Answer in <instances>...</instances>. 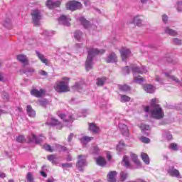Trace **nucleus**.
I'll use <instances>...</instances> for the list:
<instances>
[{
	"mask_svg": "<svg viewBox=\"0 0 182 182\" xmlns=\"http://www.w3.org/2000/svg\"><path fill=\"white\" fill-rule=\"evenodd\" d=\"M70 78L68 77H63L61 80L57 81L54 85V89L58 93H66L70 92V87H69V82Z\"/></svg>",
	"mask_w": 182,
	"mask_h": 182,
	"instance_id": "f03ea898",
	"label": "nucleus"
},
{
	"mask_svg": "<svg viewBox=\"0 0 182 182\" xmlns=\"http://www.w3.org/2000/svg\"><path fill=\"white\" fill-rule=\"evenodd\" d=\"M107 63H115V62H117V55L114 53H110L107 59H106Z\"/></svg>",
	"mask_w": 182,
	"mask_h": 182,
	"instance_id": "f3484780",
	"label": "nucleus"
},
{
	"mask_svg": "<svg viewBox=\"0 0 182 182\" xmlns=\"http://www.w3.org/2000/svg\"><path fill=\"white\" fill-rule=\"evenodd\" d=\"M1 97L5 102H8L9 100V95H8L6 92H3Z\"/></svg>",
	"mask_w": 182,
	"mask_h": 182,
	"instance_id": "09e8293b",
	"label": "nucleus"
},
{
	"mask_svg": "<svg viewBox=\"0 0 182 182\" xmlns=\"http://www.w3.org/2000/svg\"><path fill=\"white\" fill-rule=\"evenodd\" d=\"M73 164L72 163H65V164H61V167H63V168H70L73 167Z\"/></svg>",
	"mask_w": 182,
	"mask_h": 182,
	"instance_id": "49530a36",
	"label": "nucleus"
},
{
	"mask_svg": "<svg viewBox=\"0 0 182 182\" xmlns=\"http://www.w3.org/2000/svg\"><path fill=\"white\" fill-rule=\"evenodd\" d=\"M141 141H142V143H150V139L146 137V136H141L140 138Z\"/></svg>",
	"mask_w": 182,
	"mask_h": 182,
	"instance_id": "5fc2aeb1",
	"label": "nucleus"
},
{
	"mask_svg": "<svg viewBox=\"0 0 182 182\" xmlns=\"http://www.w3.org/2000/svg\"><path fill=\"white\" fill-rule=\"evenodd\" d=\"M16 59L18 62L22 63L23 68H25V66H28V65H29V60L28 59V57L23 54L18 55L16 56Z\"/></svg>",
	"mask_w": 182,
	"mask_h": 182,
	"instance_id": "f8f14e48",
	"label": "nucleus"
},
{
	"mask_svg": "<svg viewBox=\"0 0 182 182\" xmlns=\"http://www.w3.org/2000/svg\"><path fill=\"white\" fill-rule=\"evenodd\" d=\"M157 99L154 98L151 100V105L150 107L146 106L144 107V112H150V109H153L154 106H160V105L156 104Z\"/></svg>",
	"mask_w": 182,
	"mask_h": 182,
	"instance_id": "4be33fe9",
	"label": "nucleus"
},
{
	"mask_svg": "<svg viewBox=\"0 0 182 182\" xmlns=\"http://www.w3.org/2000/svg\"><path fill=\"white\" fill-rule=\"evenodd\" d=\"M141 157L145 164H150V158L147 154L144 152L141 153Z\"/></svg>",
	"mask_w": 182,
	"mask_h": 182,
	"instance_id": "7c9ffc66",
	"label": "nucleus"
},
{
	"mask_svg": "<svg viewBox=\"0 0 182 182\" xmlns=\"http://www.w3.org/2000/svg\"><path fill=\"white\" fill-rule=\"evenodd\" d=\"M16 140L18 141V143H23L26 139L23 135H19L16 137Z\"/></svg>",
	"mask_w": 182,
	"mask_h": 182,
	"instance_id": "79ce46f5",
	"label": "nucleus"
},
{
	"mask_svg": "<svg viewBox=\"0 0 182 182\" xmlns=\"http://www.w3.org/2000/svg\"><path fill=\"white\" fill-rule=\"evenodd\" d=\"M40 106H42L43 107H46V105H48V100H42L39 101Z\"/></svg>",
	"mask_w": 182,
	"mask_h": 182,
	"instance_id": "3c124183",
	"label": "nucleus"
},
{
	"mask_svg": "<svg viewBox=\"0 0 182 182\" xmlns=\"http://www.w3.org/2000/svg\"><path fill=\"white\" fill-rule=\"evenodd\" d=\"M46 5L48 6V8H49V9H53V8H58V6H60V1H57L53 2L52 0H48Z\"/></svg>",
	"mask_w": 182,
	"mask_h": 182,
	"instance_id": "dca6fc26",
	"label": "nucleus"
},
{
	"mask_svg": "<svg viewBox=\"0 0 182 182\" xmlns=\"http://www.w3.org/2000/svg\"><path fill=\"white\" fill-rule=\"evenodd\" d=\"M66 8L67 9H70V11H76L77 9H81L82 3L77 1H71L67 4Z\"/></svg>",
	"mask_w": 182,
	"mask_h": 182,
	"instance_id": "0eeeda50",
	"label": "nucleus"
},
{
	"mask_svg": "<svg viewBox=\"0 0 182 182\" xmlns=\"http://www.w3.org/2000/svg\"><path fill=\"white\" fill-rule=\"evenodd\" d=\"M119 130H121V132L122 133L123 136H126L127 137L129 136V128L127 127V125L123 123H119Z\"/></svg>",
	"mask_w": 182,
	"mask_h": 182,
	"instance_id": "6ab92c4d",
	"label": "nucleus"
},
{
	"mask_svg": "<svg viewBox=\"0 0 182 182\" xmlns=\"http://www.w3.org/2000/svg\"><path fill=\"white\" fill-rule=\"evenodd\" d=\"M122 70H123L124 75H129V73H130V70L129 69V66H125Z\"/></svg>",
	"mask_w": 182,
	"mask_h": 182,
	"instance_id": "6e6d98bb",
	"label": "nucleus"
},
{
	"mask_svg": "<svg viewBox=\"0 0 182 182\" xmlns=\"http://www.w3.org/2000/svg\"><path fill=\"white\" fill-rule=\"evenodd\" d=\"M73 89L74 90H80V89H82V85L79 82H75V84L73 86Z\"/></svg>",
	"mask_w": 182,
	"mask_h": 182,
	"instance_id": "a18cd8bd",
	"label": "nucleus"
},
{
	"mask_svg": "<svg viewBox=\"0 0 182 182\" xmlns=\"http://www.w3.org/2000/svg\"><path fill=\"white\" fill-rule=\"evenodd\" d=\"M155 80L156 82H159V83H160L161 85L164 84L163 78L160 77V76L159 75L155 76Z\"/></svg>",
	"mask_w": 182,
	"mask_h": 182,
	"instance_id": "8fccbe9b",
	"label": "nucleus"
},
{
	"mask_svg": "<svg viewBox=\"0 0 182 182\" xmlns=\"http://www.w3.org/2000/svg\"><path fill=\"white\" fill-rule=\"evenodd\" d=\"M39 75H41V76H48V73L45 70H40L39 71Z\"/></svg>",
	"mask_w": 182,
	"mask_h": 182,
	"instance_id": "680f3d73",
	"label": "nucleus"
},
{
	"mask_svg": "<svg viewBox=\"0 0 182 182\" xmlns=\"http://www.w3.org/2000/svg\"><path fill=\"white\" fill-rule=\"evenodd\" d=\"M169 149L174 151H177V150H178V146L176 144L172 143L169 145Z\"/></svg>",
	"mask_w": 182,
	"mask_h": 182,
	"instance_id": "c03bdc74",
	"label": "nucleus"
},
{
	"mask_svg": "<svg viewBox=\"0 0 182 182\" xmlns=\"http://www.w3.org/2000/svg\"><path fill=\"white\" fill-rule=\"evenodd\" d=\"M140 127H141V129L142 130L143 133H144V132H146V130H150V126L144 124H141Z\"/></svg>",
	"mask_w": 182,
	"mask_h": 182,
	"instance_id": "37998d69",
	"label": "nucleus"
},
{
	"mask_svg": "<svg viewBox=\"0 0 182 182\" xmlns=\"http://www.w3.org/2000/svg\"><path fill=\"white\" fill-rule=\"evenodd\" d=\"M58 116L63 120V122H65V123H73V121L75 120L72 114H60Z\"/></svg>",
	"mask_w": 182,
	"mask_h": 182,
	"instance_id": "9b49d317",
	"label": "nucleus"
},
{
	"mask_svg": "<svg viewBox=\"0 0 182 182\" xmlns=\"http://www.w3.org/2000/svg\"><path fill=\"white\" fill-rule=\"evenodd\" d=\"M31 93L33 96H35L36 97H42V96L45 95V91L43 89H41L40 90L33 89L31 91Z\"/></svg>",
	"mask_w": 182,
	"mask_h": 182,
	"instance_id": "aec40b11",
	"label": "nucleus"
},
{
	"mask_svg": "<svg viewBox=\"0 0 182 182\" xmlns=\"http://www.w3.org/2000/svg\"><path fill=\"white\" fill-rule=\"evenodd\" d=\"M109 182H116V177H117V172L116 171H112L109 172L108 175Z\"/></svg>",
	"mask_w": 182,
	"mask_h": 182,
	"instance_id": "412c9836",
	"label": "nucleus"
},
{
	"mask_svg": "<svg viewBox=\"0 0 182 182\" xmlns=\"http://www.w3.org/2000/svg\"><path fill=\"white\" fill-rule=\"evenodd\" d=\"M164 32H165V33H167V35H170V36H177V31H176L168 27H166L164 29Z\"/></svg>",
	"mask_w": 182,
	"mask_h": 182,
	"instance_id": "c756f323",
	"label": "nucleus"
},
{
	"mask_svg": "<svg viewBox=\"0 0 182 182\" xmlns=\"http://www.w3.org/2000/svg\"><path fill=\"white\" fill-rule=\"evenodd\" d=\"M48 160L49 161H51L52 163H55V160H56V156L55 155H50L47 157Z\"/></svg>",
	"mask_w": 182,
	"mask_h": 182,
	"instance_id": "864d4df0",
	"label": "nucleus"
},
{
	"mask_svg": "<svg viewBox=\"0 0 182 182\" xmlns=\"http://www.w3.org/2000/svg\"><path fill=\"white\" fill-rule=\"evenodd\" d=\"M82 36H83V33H82L80 31H76L74 33V38L77 41H80L82 39Z\"/></svg>",
	"mask_w": 182,
	"mask_h": 182,
	"instance_id": "72a5a7b5",
	"label": "nucleus"
},
{
	"mask_svg": "<svg viewBox=\"0 0 182 182\" xmlns=\"http://www.w3.org/2000/svg\"><path fill=\"white\" fill-rule=\"evenodd\" d=\"M42 63H44L45 65H49V60H48L47 58H44L43 61H41Z\"/></svg>",
	"mask_w": 182,
	"mask_h": 182,
	"instance_id": "69168bd1",
	"label": "nucleus"
},
{
	"mask_svg": "<svg viewBox=\"0 0 182 182\" xmlns=\"http://www.w3.org/2000/svg\"><path fill=\"white\" fill-rule=\"evenodd\" d=\"M132 70L134 73V83H137L138 85H141L143 82H144V79L141 77V76L138 75L136 76V73H140L141 75H143V73H147L148 70L147 68L144 66L141 67H137V66H134L132 67Z\"/></svg>",
	"mask_w": 182,
	"mask_h": 182,
	"instance_id": "7ed1b4c3",
	"label": "nucleus"
},
{
	"mask_svg": "<svg viewBox=\"0 0 182 182\" xmlns=\"http://www.w3.org/2000/svg\"><path fill=\"white\" fill-rule=\"evenodd\" d=\"M124 141H120L119 144L117 146V150L118 151H122V150H123V149H124Z\"/></svg>",
	"mask_w": 182,
	"mask_h": 182,
	"instance_id": "c9c22d12",
	"label": "nucleus"
},
{
	"mask_svg": "<svg viewBox=\"0 0 182 182\" xmlns=\"http://www.w3.org/2000/svg\"><path fill=\"white\" fill-rule=\"evenodd\" d=\"M119 53L121 55L122 59L123 62H126L130 56H132V51H130V49L123 47L119 50Z\"/></svg>",
	"mask_w": 182,
	"mask_h": 182,
	"instance_id": "6e6552de",
	"label": "nucleus"
},
{
	"mask_svg": "<svg viewBox=\"0 0 182 182\" xmlns=\"http://www.w3.org/2000/svg\"><path fill=\"white\" fill-rule=\"evenodd\" d=\"M9 23H11V19H8L7 21H6L4 25V26L8 27V25H9Z\"/></svg>",
	"mask_w": 182,
	"mask_h": 182,
	"instance_id": "0e129e2a",
	"label": "nucleus"
},
{
	"mask_svg": "<svg viewBox=\"0 0 182 182\" xmlns=\"http://www.w3.org/2000/svg\"><path fill=\"white\" fill-rule=\"evenodd\" d=\"M43 147L46 151H49L50 153H53L55 150L58 151H66V147L59 144H55V148L50 146L49 144H45Z\"/></svg>",
	"mask_w": 182,
	"mask_h": 182,
	"instance_id": "423d86ee",
	"label": "nucleus"
},
{
	"mask_svg": "<svg viewBox=\"0 0 182 182\" xmlns=\"http://www.w3.org/2000/svg\"><path fill=\"white\" fill-rule=\"evenodd\" d=\"M177 11H178V12H182V1L178 2Z\"/></svg>",
	"mask_w": 182,
	"mask_h": 182,
	"instance_id": "bf43d9fd",
	"label": "nucleus"
},
{
	"mask_svg": "<svg viewBox=\"0 0 182 182\" xmlns=\"http://www.w3.org/2000/svg\"><path fill=\"white\" fill-rule=\"evenodd\" d=\"M131 158L132 159V161L136 164V168H140L141 167V163L137 159V156L134 154H131Z\"/></svg>",
	"mask_w": 182,
	"mask_h": 182,
	"instance_id": "393cba45",
	"label": "nucleus"
},
{
	"mask_svg": "<svg viewBox=\"0 0 182 182\" xmlns=\"http://www.w3.org/2000/svg\"><path fill=\"white\" fill-rule=\"evenodd\" d=\"M21 72H23V73H25L26 75H32L33 73H35V69L33 68H28L26 70H21Z\"/></svg>",
	"mask_w": 182,
	"mask_h": 182,
	"instance_id": "f704fd0d",
	"label": "nucleus"
},
{
	"mask_svg": "<svg viewBox=\"0 0 182 182\" xmlns=\"http://www.w3.org/2000/svg\"><path fill=\"white\" fill-rule=\"evenodd\" d=\"M105 50H98L97 48H92L88 50V55L85 61V69L87 72L93 69V58L96 55H103Z\"/></svg>",
	"mask_w": 182,
	"mask_h": 182,
	"instance_id": "f257e3e1",
	"label": "nucleus"
},
{
	"mask_svg": "<svg viewBox=\"0 0 182 182\" xmlns=\"http://www.w3.org/2000/svg\"><path fill=\"white\" fill-rule=\"evenodd\" d=\"M164 75L168 79H171L173 82H175V83H178V85H182V82L178 80V78L176 77L174 75H170L168 73H164Z\"/></svg>",
	"mask_w": 182,
	"mask_h": 182,
	"instance_id": "5701e85b",
	"label": "nucleus"
},
{
	"mask_svg": "<svg viewBox=\"0 0 182 182\" xmlns=\"http://www.w3.org/2000/svg\"><path fill=\"white\" fill-rule=\"evenodd\" d=\"M70 17L67 16H61L58 18V23L60 25H64V26H70Z\"/></svg>",
	"mask_w": 182,
	"mask_h": 182,
	"instance_id": "9d476101",
	"label": "nucleus"
},
{
	"mask_svg": "<svg viewBox=\"0 0 182 182\" xmlns=\"http://www.w3.org/2000/svg\"><path fill=\"white\" fill-rule=\"evenodd\" d=\"M26 112L30 117H35V116H36V112L32 109V106L31 105H27Z\"/></svg>",
	"mask_w": 182,
	"mask_h": 182,
	"instance_id": "b1692460",
	"label": "nucleus"
},
{
	"mask_svg": "<svg viewBox=\"0 0 182 182\" xmlns=\"http://www.w3.org/2000/svg\"><path fill=\"white\" fill-rule=\"evenodd\" d=\"M122 164L127 168H130V161H129V156L126 155L124 156Z\"/></svg>",
	"mask_w": 182,
	"mask_h": 182,
	"instance_id": "cd10ccee",
	"label": "nucleus"
},
{
	"mask_svg": "<svg viewBox=\"0 0 182 182\" xmlns=\"http://www.w3.org/2000/svg\"><path fill=\"white\" fill-rule=\"evenodd\" d=\"M168 173L169 176L172 177H176L177 178H181V175H180V171L174 168V166H171L168 169Z\"/></svg>",
	"mask_w": 182,
	"mask_h": 182,
	"instance_id": "4468645a",
	"label": "nucleus"
},
{
	"mask_svg": "<svg viewBox=\"0 0 182 182\" xmlns=\"http://www.w3.org/2000/svg\"><path fill=\"white\" fill-rule=\"evenodd\" d=\"M143 16H136L134 17L132 21H129V23H134L136 26H143Z\"/></svg>",
	"mask_w": 182,
	"mask_h": 182,
	"instance_id": "ddd939ff",
	"label": "nucleus"
},
{
	"mask_svg": "<svg viewBox=\"0 0 182 182\" xmlns=\"http://www.w3.org/2000/svg\"><path fill=\"white\" fill-rule=\"evenodd\" d=\"M120 101L122 103H126V102H130V97L127 95H121Z\"/></svg>",
	"mask_w": 182,
	"mask_h": 182,
	"instance_id": "ea45409f",
	"label": "nucleus"
},
{
	"mask_svg": "<svg viewBox=\"0 0 182 182\" xmlns=\"http://www.w3.org/2000/svg\"><path fill=\"white\" fill-rule=\"evenodd\" d=\"M166 139L168 140H171V139H173V135H171V134H166Z\"/></svg>",
	"mask_w": 182,
	"mask_h": 182,
	"instance_id": "338daca9",
	"label": "nucleus"
},
{
	"mask_svg": "<svg viewBox=\"0 0 182 182\" xmlns=\"http://www.w3.org/2000/svg\"><path fill=\"white\" fill-rule=\"evenodd\" d=\"M96 163L98 166L103 167L104 166H106V159L102 156H99L96 159Z\"/></svg>",
	"mask_w": 182,
	"mask_h": 182,
	"instance_id": "c85d7f7f",
	"label": "nucleus"
},
{
	"mask_svg": "<svg viewBox=\"0 0 182 182\" xmlns=\"http://www.w3.org/2000/svg\"><path fill=\"white\" fill-rule=\"evenodd\" d=\"M26 178H27V181H28V182H32V181H33V175H32V173L28 172V173H27Z\"/></svg>",
	"mask_w": 182,
	"mask_h": 182,
	"instance_id": "de8ad7c7",
	"label": "nucleus"
},
{
	"mask_svg": "<svg viewBox=\"0 0 182 182\" xmlns=\"http://www.w3.org/2000/svg\"><path fill=\"white\" fill-rule=\"evenodd\" d=\"M144 90L145 92H146V93H154V90H156L154 87L151 85H144Z\"/></svg>",
	"mask_w": 182,
	"mask_h": 182,
	"instance_id": "bb28decb",
	"label": "nucleus"
},
{
	"mask_svg": "<svg viewBox=\"0 0 182 182\" xmlns=\"http://www.w3.org/2000/svg\"><path fill=\"white\" fill-rule=\"evenodd\" d=\"M91 153L93 154H99V153H100V149L97 146H94L91 149Z\"/></svg>",
	"mask_w": 182,
	"mask_h": 182,
	"instance_id": "a19ab883",
	"label": "nucleus"
},
{
	"mask_svg": "<svg viewBox=\"0 0 182 182\" xmlns=\"http://www.w3.org/2000/svg\"><path fill=\"white\" fill-rule=\"evenodd\" d=\"M87 156L85 155H79L78 156V161L77 163V167L80 171L83 170V167L87 166V162L86 161Z\"/></svg>",
	"mask_w": 182,
	"mask_h": 182,
	"instance_id": "1a4fd4ad",
	"label": "nucleus"
},
{
	"mask_svg": "<svg viewBox=\"0 0 182 182\" xmlns=\"http://www.w3.org/2000/svg\"><path fill=\"white\" fill-rule=\"evenodd\" d=\"M82 1L85 6H89V5H90V1L89 0H82Z\"/></svg>",
	"mask_w": 182,
	"mask_h": 182,
	"instance_id": "e2e57ef3",
	"label": "nucleus"
},
{
	"mask_svg": "<svg viewBox=\"0 0 182 182\" xmlns=\"http://www.w3.org/2000/svg\"><path fill=\"white\" fill-rule=\"evenodd\" d=\"M89 130L92 133H99V127L93 123L89 124Z\"/></svg>",
	"mask_w": 182,
	"mask_h": 182,
	"instance_id": "473e14b6",
	"label": "nucleus"
},
{
	"mask_svg": "<svg viewBox=\"0 0 182 182\" xmlns=\"http://www.w3.org/2000/svg\"><path fill=\"white\" fill-rule=\"evenodd\" d=\"M33 23L35 26H39L41 25V19H42V14L41 11L38 9L33 10L31 13Z\"/></svg>",
	"mask_w": 182,
	"mask_h": 182,
	"instance_id": "39448f33",
	"label": "nucleus"
},
{
	"mask_svg": "<svg viewBox=\"0 0 182 182\" xmlns=\"http://www.w3.org/2000/svg\"><path fill=\"white\" fill-rule=\"evenodd\" d=\"M146 113H150L151 117L160 120L164 117V112L160 105H156L153 108H149V112H146Z\"/></svg>",
	"mask_w": 182,
	"mask_h": 182,
	"instance_id": "20e7f679",
	"label": "nucleus"
},
{
	"mask_svg": "<svg viewBox=\"0 0 182 182\" xmlns=\"http://www.w3.org/2000/svg\"><path fill=\"white\" fill-rule=\"evenodd\" d=\"M119 90H122V92H129L130 90V87L127 85H119Z\"/></svg>",
	"mask_w": 182,
	"mask_h": 182,
	"instance_id": "e433bc0d",
	"label": "nucleus"
},
{
	"mask_svg": "<svg viewBox=\"0 0 182 182\" xmlns=\"http://www.w3.org/2000/svg\"><path fill=\"white\" fill-rule=\"evenodd\" d=\"M47 124H50V126H56L57 129H58L59 130H60V129L63 127V126L62 125V123H60L59 120H58L54 117H51L50 122H48Z\"/></svg>",
	"mask_w": 182,
	"mask_h": 182,
	"instance_id": "2eb2a0df",
	"label": "nucleus"
},
{
	"mask_svg": "<svg viewBox=\"0 0 182 182\" xmlns=\"http://www.w3.org/2000/svg\"><path fill=\"white\" fill-rule=\"evenodd\" d=\"M45 136L43 135H40L39 136H36L35 134L31 135V138L30 139V141H34L37 144H39V143H42L43 140H45Z\"/></svg>",
	"mask_w": 182,
	"mask_h": 182,
	"instance_id": "a211bd4d",
	"label": "nucleus"
},
{
	"mask_svg": "<svg viewBox=\"0 0 182 182\" xmlns=\"http://www.w3.org/2000/svg\"><path fill=\"white\" fill-rule=\"evenodd\" d=\"M127 172L126 171H121L120 173V181H124L126 178H127Z\"/></svg>",
	"mask_w": 182,
	"mask_h": 182,
	"instance_id": "58836bf2",
	"label": "nucleus"
},
{
	"mask_svg": "<svg viewBox=\"0 0 182 182\" xmlns=\"http://www.w3.org/2000/svg\"><path fill=\"white\" fill-rule=\"evenodd\" d=\"M79 21L85 29H88L89 26H90V23L85 17H80Z\"/></svg>",
	"mask_w": 182,
	"mask_h": 182,
	"instance_id": "a878e982",
	"label": "nucleus"
},
{
	"mask_svg": "<svg viewBox=\"0 0 182 182\" xmlns=\"http://www.w3.org/2000/svg\"><path fill=\"white\" fill-rule=\"evenodd\" d=\"M106 82V78H97V86H103Z\"/></svg>",
	"mask_w": 182,
	"mask_h": 182,
	"instance_id": "4c0bfd02",
	"label": "nucleus"
},
{
	"mask_svg": "<svg viewBox=\"0 0 182 182\" xmlns=\"http://www.w3.org/2000/svg\"><path fill=\"white\" fill-rule=\"evenodd\" d=\"M172 41L174 45H181V40L178 38H173Z\"/></svg>",
	"mask_w": 182,
	"mask_h": 182,
	"instance_id": "4d7b16f0",
	"label": "nucleus"
},
{
	"mask_svg": "<svg viewBox=\"0 0 182 182\" xmlns=\"http://www.w3.org/2000/svg\"><path fill=\"white\" fill-rule=\"evenodd\" d=\"M93 140V137L84 136L81 138L80 141L82 144L86 145L87 143L92 141Z\"/></svg>",
	"mask_w": 182,
	"mask_h": 182,
	"instance_id": "2f4dec72",
	"label": "nucleus"
},
{
	"mask_svg": "<svg viewBox=\"0 0 182 182\" xmlns=\"http://www.w3.org/2000/svg\"><path fill=\"white\" fill-rule=\"evenodd\" d=\"M47 182H55V179L53 178H48Z\"/></svg>",
	"mask_w": 182,
	"mask_h": 182,
	"instance_id": "774afa93",
	"label": "nucleus"
},
{
	"mask_svg": "<svg viewBox=\"0 0 182 182\" xmlns=\"http://www.w3.org/2000/svg\"><path fill=\"white\" fill-rule=\"evenodd\" d=\"M36 53L41 62L43 61V60L45 59V55H43V54H41V53H39V51H36Z\"/></svg>",
	"mask_w": 182,
	"mask_h": 182,
	"instance_id": "603ef678",
	"label": "nucleus"
},
{
	"mask_svg": "<svg viewBox=\"0 0 182 182\" xmlns=\"http://www.w3.org/2000/svg\"><path fill=\"white\" fill-rule=\"evenodd\" d=\"M73 136H74L73 133L70 134L68 138V143H70L72 141V140L73 139Z\"/></svg>",
	"mask_w": 182,
	"mask_h": 182,
	"instance_id": "052dcab7",
	"label": "nucleus"
},
{
	"mask_svg": "<svg viewBox=\"0 0 182 182\" xmlns=\"http://www.w3.org/2000/svg\"><path fill=\"white\" fill-rule=\"evenodd\" d=\"M162 21L164 22V23H167V22H168V16H167L166 14H164L162 16Z\"/></svg>",
	"mask_w": 182,
	"mask_h": 182,
	"instance_id": "13d9d810",
	"label": "nucleus"
}]
</instances>
